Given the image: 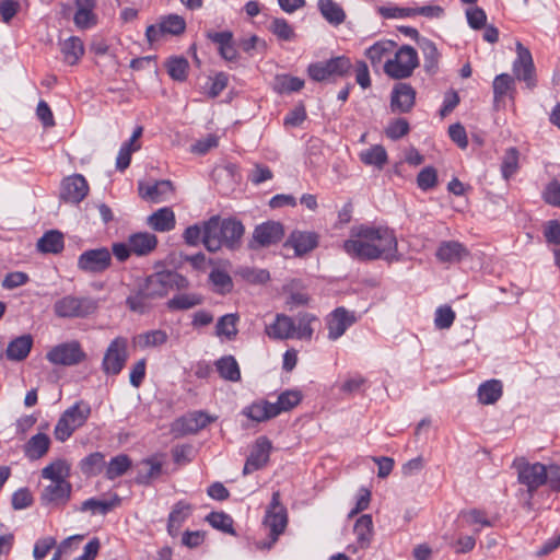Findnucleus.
I'll return each instance as SVG.
<instances>
[{"mask_svg": "<svg viewBox=\"0 0 560 560\" xmlns=\"http://www.w3.org/2000/svg\"><path fill=\"white\" fill-rule=\"evenodd\" d=\"M342 248L350 257L361 261L380 258L393 261L399 258L397 237L387 226H353Z\"/></svg>", "mask_w": 560, "mask_h": 560, "instance_id": "1", "label": "nucleus"}, {"mask_svg": "<svg viewBox=\"0 0 560 560\" xmlns=\"http://www.w3.org/2000/svg\"><path fill=\"white\" fill-rule=\"evenodd\" d=\"M416 90L408 83H396L390 93V110L394 114L410 113L416 104Z\"/></svg>", "mask_w": 560, "mask_h": 560, "instance_id": "16", "label": "nucleus"}, {"mask_svg": "<svg viewBox=\"0 0 560 560\" xmlns=\"http://www.w3.org/2000/svg\"><path fill=\"white\" fill-rule=\"evenodd\" d=\"M32 347L33 338L31 335L16 337L7 347V358L10 361H23L30 354Z\"/></svg>", "mask_w": 560, "mask_h": 560, "instance_id": "32", "label": "nucleus"}, {"mask_svg": "<svg viewBox=\"0 0 560 560\" xmlns=\"http://www.w3.org/2000/svg\"><path fill=\"white\" fill-rule=\"evenodd\" d=\"M237 314H226L219 318L215 325V334L219 337H225L228 340H233L237 336Z\"/></svg>", "mask_w": 560, "mask_h": 560, "instance_id": "46", "label": "nucleus"}, {"mask_svg": "<svg viewBox=\"0 0 560 560\" xmlns=\"http://www.w3.org/2000/svg\"><path fill=\"white\" fill-rule=\"evenodd\" d=\"M85 353L79 341L63 342L52 347L46 354L47 360L56 365L71 366L81 363Z\"/></svg>", "mask_w": 560, "mask_h": 560, "instance_id": "13", "label": "nucleus"}, {"mask_svg": "<svg viewBox=\"0 0 560 560\" xmlns=\"http://www.w3.org/2000/svg\"><path fill=\"white\" fill-rule=\"evenodd\" d=\"M518 168V151L516 148H509L502 159L501 172L504 179H509Z\"/></svg>", "mask_w": 560, "mask_h": 560, "instance_id": "54", "label": "nucleus"}, {"mask_svg": "<svg viewBox=\"0 0 560 560\" xmlns=\"http://www.w3.org/2000/svg\"><path fill=\"white\" fill-rule=\"evenodd\" d=\"M165 67L168 75L178 82H183L187 79L189 62L183 56H174L166 60Z\"/></svg>", "mask_w": 560, "mask_h": 560, "instance_id": "44", "label": "nucleus"}, {"mask_svg": "<svg viewBox=\"0 0 560 560\" xmlns=\"http://www.w3.org/2000/svg\"><path fill=\"white\" fill-rule=\"evenodd\" d=\"M418 46L424 57L423 68L425 72L430 74L436 73L439 68L440 52L438 51L435 44L428 38H422L418 39Z\"/></svg>", "mask_w": 560, "mask_h": 560, "instance_id": "33", "label": "nucleus"}, {"mask_svg": "<svg viewBox=\"0 0 560 560\" xmlns=\"http://www.w3.org/2000/svg\"><path fill=\"white\" fill-rule=\"evenodd\" d=\"M112 266V253L106 247L84 250L78 257V268L86 273H103Z\"/></svg>", "mask_w": 560, "mask_h": 560, "instance_id": "11", "label": "nucleus"}, {"mask_svg": "<svg viewBox=\"0 0 560 560\" xmlns=\"http://www.w3.org/2000/svg\"><path fill=\"white\" fill-rule=\"evenodd\" d=\"M220 376L226 381L237 382L241 378L238 363L233 355H224L215 362Z\"/></svg>", "mask_w": 560, "mask_h": 560, "instance_id": "41", "label": "nucleus"}, {"mask_svg": "<svg viewBox=\"0 0 560 560\" xmlns=\"http://www.w3.org/2000/svg\"><path fill=\"white\" fill-rule=\"evenodd\" d=\"M318 9L325 20L332 25H340L346 20L343 9L334 0H319Z\"/></svg>", "mask_w": 560, "mask_h": 560, "instance_id": "39", "label": "nucleus"}, {"mask_svg": "<svg viewBox=\"0 0 560 560\" xmlns=\"http://www.w3.org/2000/svg\"><path fill=\"white\" fill-rule=\"evenodd\" d=\"M90 187L81 174H73L62 179L60 185V199L65 202L78 205L89 194Z\"/></svg>", "mask_w": 560, "mask_h": 560, "instance_id": "15", "label": "nucleus"}, {"mask_svg": "<svg viewBox=\"0 0 560 560\" xmlns=\"http://www.w3.org/2000/svg\"><path fill=\"white\" fill-rule=\"evenodd\" d=\"M50 438L45 433L33 435L23 446L24 455L30 460H37L44 457L50 447Z\"/></svg>", "mask_w": 560, "mask_h": 560, "instance_id": "29", "label": "nucleus"}, {"mask_svg": "<svg viewBox=\"0 0 560 560\" xmlns=\"http://www.w3.org/2000/svg\"><path fill=\"white\" fill-rule=\"evenodd\" d=\"M493 107L499 110L504 107V97L510 96L513 98V92L515 91L514 78L508 73H501L493 80Z\"/></svg>", "mask_w": 560, "mask_h": 560, "instance_id": "25", "label": "nucleus"}, {"mask_svg": "<svg viewBox=\"0 0 560 560\" xmlns=\"http://www.w3.org/2000/svg\"><path fill=\"white\" fill-rule=\"evenodd\" d=\"M351 68V60L346 56H339L327 61L311 63L307 72L314 81L320 82L335 77L342 78L350 72Z\"/></svg>", "mask_w": 560, "mask_h": 560, "instance_id": "9", "label": "nucleus"}, {"mask_svg": "<svg viewBox=\"0 0 560 560\" xmlns=\"http://www.w3.org/2000/svg\"><path fill=\"white\" fill-rule=\"evenodd\" d=\"M206 521L215 529L231 535L235 534L233 518L224 512H211L207 515Z\"/></svg>", "mask_w": 560, "mask_h": 560, "instance_id": "52", "label": "nucleus"}, {"mask_svg": "<svg viewBox=\"0 0 560 560\" xmlns=\"http://www.w3.org/2000/svg\"><path fill=\"white\" fill-rule=\"evenodd\" d=\"M131 467V459L126 454H120L110 459L105 464V477L108 480H114L122 476Z\"/></svg>", "mask_w": 560, "mask_h": 560, "instance_id": "45", "label": "nucleus"}, {"mask_svg": "<svg viewBox=\"0 0 560 560\" xmlns=\"http://www.w3.org/2000/svg\"><path fill=\"white\" fill-rule=\"evenodd\" d=\"M142 282L151 291L155 300L166 296L170 291H184L190 287V281L185 276L173 270L154 272Z\"/></svg>", "mask_w": 560, "mask_h": 560, "instance_id": "5", "label": "nucleus"}, {"mask_svg": "<svg viewBox=\"0 0 560 560\" xmlns=\"http://www.w3.org/2000/svg\"><path fill=\"white\" fill-rule=\"evenodd\" d=\"M302 400V394L300 390L289 389L284 390L278 396L276 402H272L276 416L281 412H287L296 407Z\"/></svg>", "mask_w": 560, "mask_h": 560, "instance_id": "43", "label": "nucleus"}, {"mask_svg": "<svg viewBox=\"0 0 560 560\" xmlns=\"http://www.w3.org/2000/svg\"><path fill=\"white\" fill-rule=\"evenodd\" d=\"M418 187L422 190H429L438 184V174L434 167H424L417 176Z\"/></svg>", "mask_w": 560, "mask_h": 560, "instance_id": "62", "label": "nucleus"}, {"mask_svg": "<svg viewBox=\"0 0 560 560\" xmlns=\"http://www.w3.org/2000/svg\"><path fill=\"white\" fill-rule=\"evenodd\" d=\"M145 470L140 469L136 482L139 485H150L152 480L159 478L162 474V463L153 458H147L142 462Z\"/></svg>", "mask_w": 560, "mask_h": 560, "instance_id": "48", "label": "nucleus"}, {"mask_svg": "<svg viewBox=\"0 0 560 560\" xmlns=\"http://www.w3.org/2000/svg\"><path fill=\"white\" fill-rule=\"evenodd\" d=\"M184 242L189 246L203 245L205 240V221L201 224H192L185 229L183 233Z\"/></svg>", "mask_w": 560, "mask_h": 560, "instance_id": "61", "label": "nucleus"}, {"mask_svg": "<svg viewBox=\"0 0 560 560\" xmlns=\"http://www.w3.org/2000/svg\"><path fill=\"white\" fill-rule=\"evenodd\" d=\"M435 256L441 262L457 264L469 256V250L457 241H443L440 243Z\"/></svg>", "mask_w": 560, "mask_h": 560, "instance_id": "23", "label": "nucleus"}, {"mask_svg": "<svg viewBox=\"0 0 560 560\" xmlns=\"http://www.w3.org/2000/svg\"><path fill=\"white\" fill-rule=\"evenodd\" d=\"M360 159L366 165H374L382 168L387 162V153L382 145H374L361 152Z\"/></svg>", "mask_w": 560, "mask_h": 560, "instance_id": "51", "label": "nucleus"}, {"mask_svg": "<svg viewBox=\"0 0 560 560\" xmlns=\"http://www.w3.org/2000/svg\"><path fill=\"white\" fill-rule=\"evenodd\" d=\"M98 302L92 296L73 294L58 299L54 305V314L59 318H85L96 312Z\"/></svg>", "mask_w": 560, "mask_h": 560, "instance_id": "4", "label": "nucleus"}, {"mask_svg": "<svg viewBox=\"0 0 560 560\" xmlns=\"http://www.w3.org/2000/svg\"><path fill=\"white\" fill-rule=\"evenodd\" d=\"M191 511V505L179 501L174 506L172 512L168 515L170 520V527H176V529H179L182 524L185 522V520L188 517L189 513Z\"/></svg>", "mask_w": 560, "mask_h": 560, "instance_id": "56", "label": "nucleus"}, {"mask_svg": "<svg viewBox=\"0 0 560 560\" xmlns=\"http://www.w3.org/2000/svg\"><path fill=\"white\" fill-rule=\"evenodd\" d=\"M418 66L417 50L409 45H402L395 57L385 62L384 72L393 79L401 80L409 78Z\"/></svg>", "mask_w": 560, "mask_h": 560, "instance_id": "7", "label": "nucleus"}, {"mask_svg": "<svg viewBox=\"0 0 560 560\" xmlns=\"http://www.w3.org/2000/svg\"><path fill=\"white\" fill-rule=\"evenodd\" d=\"M154 301L155 298L151 291L143 282H141L138 284L137 289L126 299V305L130 311L135 313L144 314L152 308Z\"/></svg>", "mask_w": 560, "mask_h": 560, "instance_id": "21", "label": "nucleus"}, {"mask_svg": "<svg viewBox=\"0 0 560 560\" xmlns=\"http://www.w3.org/2000/svg\"><path fill=\"white\" fill-rule=\"evenodd\" d=\"M61 52L63 55L65 62L73 66L78 63L84 55L83 42L77 36H71L61 44Z\"/></svg>", "mask_w": 560, "mask_h": 560, "instance_id": "37", "label": "nucleus"}, {"mask_svg": "<svg viewBox=\"0 0 560 560\" xmlns=\"http://www.w3.org/2000/svg\"><path fill=\"white\" fill-rule=\"evenodd\" d=\"M209 280L215 287V291L220 294L229 293L233 289L232 278L223 270H212L209 275Z\"/></svg>", "mask_w": 560, "mask_h": 560, "instance_id": "53", "label": "nucleus"}, {"mask_svg": "<svg viewBox=\"0 0 560 560\" xmlns=\"http://www.w3.org/2000/svg\"><path fill=\"white\" fill-rule=\"evenodd\" d=\"M373 522L371 515L360 516L353 527L354 535L361 547L368 546L372 537Z\"/></svg>", "mask_w": 560, "mask_h": 560, "instance_id": "50", "label": "nucleus"}, {"mask_svg": "<svg viewBox=\"0 0 560 560\" xmlns=\"http://www.w3.org/2000/svg\"><path fill=\"white\" fill-rule=\"evenodd\" d=\"M455 319V313L450 306H441L435 312L434 324L439 329L450 328Z\"/></svg>", "mask_w": 560, "mask_h": 560, "instance_id": "63", "label": "nucleus"}, {"mask_svg": "<svg viewBox=\"0 0 560 560\" xmlns=\"http://www.w3.org/2000/svg\"><path fill=\"white\" fill-rule=\"evenodd\" d=\"M266 334L270 338L279 340L294 338L295 323L288 315L277 314L275 322L266 327Z\"/></svg>", "mask_w": 560, "mask_h": 560, "instance_id": "26", "label": "nucleus"}, {"mask_svg": "<svg viewBox=\"0 0 560 560\" xmlns=\"http://www.w3.org/2000/svg\"><path fill=\"white\" fill-rule=\"evenodd\" d=\"M245 234L244 224L236 218H221L212 215L205 221L203 246L210 253H218L222 248L238 250Z\"/></svg>", "mask_w": 560, "mask_h": 560, "instance_id": "2", "label": "nucleus"}, {"mask_svg": "<svg viewBox=\"0 0 560 560\" xmlns=\"http://www.w3.org/2000/svg\"><path fill=\"white\" fill-rule=\"evenodd\" d=\"M296 319L298 326H295L294 338L311 340L314 334L313 324L317 323L318 318L311 313H300Z\"/></svg>", "mask_w": 560, "mask_h": 560, "instance_id": "47", "label": "nucleus"}, {"mask_svg": "<svg viewBox=\"0 0 560 560\" xmlns=\"http://www.w3.org/2000/svg\"><path fill=\"white\" fill-rule=\"evenodd\" d=\"M517 58L513 62V72L517 80L524 81L527 88L536 86L535 66L532 54L521 42L516 43Z\"/></svg>", "mask_w": 560, "mask_h": 560, "instance_id": "14", "label": "nucleus"}, {"mask_svg": "<svg viewBox=\"0 0 560 560\" xmlns=\"http://www.w3.org/2000/svg\"><path fill=\"white\" fill-rule=\"evenodd\" d=\"M212 419L202 411L191 412L176 421V429L183 434H192L205 429Z\"/></svg>", "mask_w": 560, "mask_h": 560, "instance_id": "28", "label": "nucleus"}, {"mask_svg": "<svg viewBox=\"0 0 560 560\" xmlns=\"http://www.w3.org/2000/svg\"><path fill=\"white\" fill-rule=\"evenodd\" d=\"M72 486L69 481L54 482L51 481L42 493L40 500L45 505L65 504L71 494Z\"/></svg>", "mask_w": 560, "mask_h": 560, "instance_id": "24", "label": "nucleus"}, {"mask_svg": "<svg viewBox=\"0 0 560 560\" xmlns=\"http://www.w3.org/2000/svg\"><path fill=\"white\" fill-rule=\"evenodd\" d=\"M158 237L149 232H137L128 236V244L132 254L137 256H148L158 247Z\"/></svg>", "mask_w": 560, "mask_h": 560, "instance_id": "27", "label": "nucleus"}, {"mask_svg": "<svg viewBox=\"0 0 560 560\" xmlns=\"http://www.w3.org/2000/svg\"><path fill=\"white\" fill-rule=\"evenodd\" d=\"M357 322L354 312L340 306L334 310L326 317V325L328 329V339L337 340L346 330Z\"/></svg>", "mask_w": 560, "mask_h": 560, "instance_id": "17", "label": "nucleus"}, {"mask_svg": "<svg viewBox=\"0 0 560 560\" xmlns=\"http://www.w3.org/2000/svg\"><path fill=\"white\" fill-rule=\"evenodd\" d=\"M75 13L73 22L80 30H88L96 25L97 15L94 13L96 0H74Z\"/></svg>", "mask_w": 560, "mask_h": 560, "instance_id": "22", "label": "nucleus"}, {"mask_svg": "<svg viewBox=\"0 0 560 560\" xmlns=\"http://www.w3.org/2000/svg\"><path fill=\"white\" fill-rule=\"evenodd\" d=\"M283 237L284 228L282 223L269 220L255 226L252 237L247 242V248L257 252L277 245Z\"/></svg>", "mask_w": 560, "mask_h": 560, "instance_id": "8", "label": "nucleus"}, {"mask_svg": "<svg viewBox=\"0 0 560 560\" xmlns=\"http://www.w3.org/2000/svg\"><path fill=\"white\" fill-rule=\"evenodd\" d=\"M304 86V81L298 77L288 74L278 75L276 78V90L279 93L298 92Z\"/></svg>", "mask_w": 560, "mask_h": 560, "instance_id": "55", "label": "nucleus"}, {"mask_svg": "<svg viewBox=\"0 0 560 560\" xmlns=\"http://www.w3.org/2000/svg\"><path fill=\"white\" fill-rule=\"evenodd\" d=\"M166 341L167 334L161 329L150 330L138 336V342L142 348L162 346Z\"/></svg>", "mask_w": 560, "mask_h": 560, "instance_id": "58", "label": "nucleus"}, {"mask_svg": "<svg viewBox=\"0 0 560 560\" xmlns=\"http://www.w3.org/2000/svg\"><path fill=\"white\" fill-rule=\"evenodd\" d=\"M129 358L128 340L125 337L118 336L112 340L107 347L103 361L102 369L107 375L119 374L126 365Z\"/></svg>", "mask_w": 560, "mask_h": 560, "instance_id": "10", "label": "nucleus"}, {"mask_svg": "<svg viewBox=\"0 0 560 560\" xmlns=\"http://www.w3.org/2000/svg\"><path fill=\"white\" fill-rule=\"evenodd\" d=\"M205 298L197 292H182L175 294L166 302V307L172 312L188 311L203 303Z\"/></svg>", "mask_w": 560, "mask_h": 560, "instance_id": "30", "label": "nucleus"}, {"mask_svg": "<svg viewBox=\"0 0 560 560\" xmlns=\"http://www.w3.org/2000/svg\"><path fill=\"white\" fill-rule=\"evenodd\" d=\"M396 43L393 40H380L365 50V56L370 59L373 67H376L382 59L392 52Z\"/></svg>", "mask_w": 560, "mask_h": 560, "instance_id": "49", "label": "nucleus"}, {"mask_svg": "<svg viewBox=\"0 0 560 560\" xmlns=\"http://www.w3.org/2000/svg\"><path fill=\"white\" fill-rule=\"evenodd\" d=\"M138 189L142 199L155 203L166 200L174 191L173 183L168 179L158 180L152 185L139 183Z\"/></svg>", "mask_w": 560, "mask_h": 560, "instance_id": "20", "label": "nucleus"}, {"mask_svg": "<svg viewBox=\"0 0 560 560\" xmlns=\"http://www.w3.org/2000/svg\"><path fill=\"white\" fill-rule=\"evenodd\" d=\"M503 393V386L499 380H489L478 388V398L482 405H492L498 401Z\"/></svg>", "mask_w": 560, "mask_h": 560, "instance_id": "35", "label": "nucleus"}, {"mask_svg": "<svg viewBox=\"0 0 560 560\" xmlns=\"http://www.w3.org/2000/svg\"><path fill=\"white\" fill-rule=\"evenodd\" d=\"M319 236L315 232L293 231L284 243V246L292 247L296 257H302L318 246Z\"/></svg>", "mask_w": 560, "mask_h": 560, "instance_id": "19", "label": "nucleus"}, {"mask_svg": "<svg viewBox=\"0 0 560 560\" xmlns=\"http://www.w3.org/2000/svg\"><path fill=\"white\" fill-rule=\"evenodd\" d=\"M243 413L257 422L267 421L277 417L272 402H269L268 400H259L253 402L250 406L244 409Z\"/></svg>", "mask_w": 560, "mask_h": 560, "instance_id": "36", "label": "nucleus"}, {"mask_svg": "<svg viewBox=\"0 0 560 560\" xmlns=\"http://www.w3.org/2000/svg\"><path fill=\"white\" fill-rule=\"evenodd\" d=\"M120 503V499L118 495H115L113 500H98L95 498H91L82 502L80 511L86 512L90 511L93 515L101 514L106 515L110 512L115 506Z\"/></svg>", "mask_w": 560, "mask_h": 560, "instance_id": "42", "label": "nucleus"}, {"mask_svg": "<svg viewBox=\"0 0 560 560\" xmlns=\"http://www.w3.org/2000/svg\"><path fill=\"white\" fill-rule=\"evenodd\" d=\"M161 24L165 34L174 36L180 35L186 28L185 20L177 14H170L162 18Z\"/></svg>", "mask_w": 560, "mask_h": 560, "instance_id": "57", "label": "nucleus"}, {"mask_svg": "<svg viewBox=\"0 0 560 560\" xmlns=\"http://www.w3.org/2000/svg\"><path fill=\"white\" fill-rule=\"evenodd\" d=\"M81 472L86 477L100 475L105 468V456L101 452H94L82 458L79 463Z\"/></svg>", "mask_w": 560, "mask_h": 560, "instance_id": "38", "label": "nucleus"}, {"mask_svg": "<svg viewBox=\"0 0 560 560\" xmlns=\"http://www.w3.org/2000/svg\"><path fill=\"white\" fill-rule=\"evenodd\" d=\"M269 30L272 34H275L281 40H292L295 37V33L292 26L288 23L287 20L276 18L272 20Z\"/></svg>", "mask_w": 560, "mask_h": 560, "instance_id": "59", "label": "nucleus"}, {"mask_svg": "<svg viewBox=\"0 0 560 560\" xmlns=\"http://www.w3.org/2000/svg\"><path fill=\"white\" fill-rule=\"evenodd\" d=\"M91 413L89 405L80 401L68 408L59 418L54 434L56 440L65 442L72 433L82 427Z\"/></svg>", "mask_w": 560, "mask_h": 560, "instance_id": "6", "label": "nucleus"}, {"mask_svg": "<svg viewBox=\"0 0 560 560\" xmlns=\"http://www.w3.org/2000/svg\"><path fill=\"white\" fill-rule=\"evenodd\" d=\"M271 442L267 438L260 436L257 439L249 456L245 462L243 475H249L265 467L269 460Z\"/></svg>", "mask_w": 560, "mask_h": 560, "instance_id": "18", "label": "nucleus"}, {"mask_svg": "<svg viewBox=\"0 0 560 560\" xmlns=\"http://www.w3.org/2000/svg\"><path fill=\"white\" fill-rule=\"evenodd\" d=\"M410 131L409 122L406 118H396L387 125L385 135L392 140H398Z\"/></svg>", "mask_w": 560, "mask_h": 560, "instance_id": "60", "label": "nucleus"}, {"mask_svg": "<svg viewBox=\"0 0 560 560\" xmlns=\"http://www.w3.org/2000/svg\"><path fill=\"white\" fill-rule=\"evenodd\" d=\"M281 495L279 491H275L271 501L267 506L266 514L262 521L264 526L269 530V540L259 542L260 548L270 549L279 539L288 526V511L280 501Z\"/></svg>", "mask_w": 560, "mask_h": 560, "instance_id": "3", "label": "nucleus"}, {"mask_svg": "<svg viewBox=\"0 0 560 560\" xmlns=\"http://www.w3.org/2000/svg\"><path fill=\"white\" fill-rule=\"evenodd\" d=\"M70 464L66 459H56L42 470V477L54 482L68 481L70 476Z\"/></svg>", "mask_w": 560, "mask_h": 560, "instance_id": "34", "label": "nucleus"}, {"mask_svg": "<svg viewBox=\"0 0 560 560\" xmlns=\"http://www.w3.org/2000/svg\"><path fill=\"white\" fill-rule=\"evenodd\" d=\"M63 235L59 231L46 232L37 242V248L42 253L58 254L63 249Z\"/></svg>", "mask_w": 560, "mask_h": 560, "instance_id": "40", "label": "nucleus"}, {"mask_svg": "<svg viewBox=\"0 0 560 560\" xmlns=\"http://www.w3.org/2000/svg\"><path fill=\"white\" fill-rule=\"evenodd\" d=\"M513 465L517 469L518 481L527 487L528 492L533 493L539 487L546 485V465L541 463L530 464L524 458L516 459Z\"/></svg>", "mask_w": 560, "mask_h": 560, "instance_id": "12", "label": "nucleus"}, {"mask_svg": "<svg viewBox=\"0 0 560 560\" xmlns=\"http://www.w3.org/2000/svg\"><path fill=\"white\" fill-rule=\"evenodd\" d=\"M466 16L471 28L481 30L486 26L487 15L483 9L479 7L467 9Z\"/></svg>", "mask_w": 560, "mask_h": 560, "instance_id": "64", "label": "nucleus"}, {"mask_svg": "<svg viewBox=\"0 0 560 560\" xmlns=\"http://www.w3.org/2000/svg\"><path fill=\"white\" fill-rule=\"evenodd\" d=\"M147 224L156 232L172 231L176 224L175 213L168 207L161 208L148 217Z\"/></svg>", "mask_w": 560, "mask_h": 560, "instance_id": "31", "label": "nucleus"}]
</instances>
